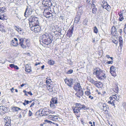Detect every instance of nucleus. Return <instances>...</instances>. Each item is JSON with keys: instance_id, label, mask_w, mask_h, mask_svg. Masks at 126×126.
Returning a JSON list of instances; mask_svg holds the SVG:
<instances>
[{"instance_id": "obj_29", "label": "nucleus", "mask_w": 126, "mask_h": 126, "mask_svg": "<svg viewBox=\"0 0 126 126\" xmlns=\"http://www.w3.org/2000/svg\"><path fill=\"white\" fill-rule=\"evenodd\" d=\"M12 110L13 111L15 112L18 111L21 109L20 108L15 107H13Z\"/></svg>"}, {"instance_id": "obj_12", "label": "nucleus", "mask_w": 126, "mask_h": 126, "mask_svg": "<svg viewBox=\"0 0 126 126\" xmlns=\"http://www.w3.org/2000/svg\"><path fill=\"white\" fill-rule=\"evenodd\" d=\"M17 40L16 38H14L11 42V45L14 46H17L18 45Z\"/></svg>"}, {"instance_id": "obj_63", "label": "nucleus", "mask_w": 126, "mask_h": 126, "mask_svg": "<svg viewBox=\"0 0 126 126\" xmlns=\"http://www.w3.org/2000/svg\"><path fill=\"white\" fill-rule=\"evenodd\" d=\"M106 56L107 58H110V56L109 55H106Z\"/></svg>"}, {"instance_id": "obj_27", "label": "nucleus", "mask_w": 126, "mask_h": 126, "mask_svg": "<svg viewBox=\"0 0 126 126\" xmlns=\"http://www.w3.org/2000/svg\"><path fill=\"white\" fill-rule=\"evenodd\" d=\"M119 40V42L120 47H122L123 46V39L121 37H120Z\"/></svg>"}, {"instance_id": "obj_10", "label": "nucleus", "mask_w": 126, "mask_h": 126, "mask_svg": "<svg viewBox=\"0 0 126 126\" xmlns=\"http://www.w3.org/2000/svg\"><path fill=\"white\" fill-rule=\"evenodd\" d=\"M65 81L66 84L68 86H71V85H72L73 83V79H65Z\"/></svg>"}, {"instance_id": "obj_37", "label": "nucleus", "mask_w": 126, "mask_h": 126, "mask_svg": "<svg viewBox=\"0 0 126 126\" xmlns=\"http://www.w3.org/2000/svg\"><path fill=\"white\" fill-rule=\"evenodd\" d=\"M94 32L95 33H97L98 32V30L96 27L95 26L94 28Z\"/></svg>"}, {"instance_id": "obj_58", "label": "nucleus", "mask_w": 126, "mask_h": 126, "mask_svg": "<svg viewBox=\"0 0 126 126\" xmlns=\"http://www.w3.org/2000/svg\"><path fill=\"white\" fill-rule=\"evenodd\" d=\"M45 122H48L50 123L51 122V121H48L47 120H45Z\"/></svg>"}, {"instance_id": "obj_8", "label": "nucleus", "mask_w": 126, "mask_h": 126, "mask_svg": "<svg viewBox=\"0 0 126 126\" xmlns=\"http://www.w3.org/2000/svg\"><path fill=\"white\" fill-rule=\"evenodd\" d=\"M77 92L76 93L75 95L77 97L79 98L81 96L83 95V91L82 89L77 91Z\"/></svg>"}, {"instance_id": "obj_22", "label": "nucleus", "mask_w": 126, "mask_h": 126, "mask_svg": "<svg viewBox=\"0 0 126 126\" xmlns=\"http://www.w3.org/2000/svg\"><path fill=\"white\" fill-rule=\"evenodd\" d=\"M94 83V85L97 87L99 88H101V86H102V83L100 82L98 83L96 81V82H95Z\"/></svg>"}, {"instance_id": "obj_25", "label": "nucleus", "mask_w": 126, "mask_h": 126, "mask_svg": "<svg viewBox=\"0 0 126 126\" xmlns=\"http://www.w3.org/2000/svg\"><path fill=\"white\" fill-rule=\"evenodd\" d=\"M73 28H72V30H69L68 31V33L67 34V36H69V37L71 36L73 30Z\"/></svg>"}, {"instance_id": "obj_13", "label": "nucleus", "mask_w": 126, "mask_h": 126, "mask_svg": "<svg viewBox=\"0 0 126 126\" xmlns=\"http://www.w3.org/2000/svg\"><path fill=\"white\" fill-rule=\"evenodd\" d=\"M110 73L112 74H113L115 73L116 72L115 68L113 66H112L110 68ZM113 76H116V75H112Z\"/></svg>"}, {"instance_id": "obj_57", "label": "nucleus", "mask_w": 126, "mask_h": 126, "mask_svg": "<svg viewBox=\"0 0 126 126\" xmlns=\"http://www.w3.org/2000/svg\"><path fill=\"white\" fill-rule=\"evenodd\" d=\"M0 63H1L2 64H4L5 63V61L4 62H2V60H0Z\"/></svg>"}, {"instance_id": "obj_11", "label": "nucleus", "mask_w": 126, "mask_h": 126, "mask_svg": "<svg viewBox=\"0 0 126 126\" xmlns=\"http://www.w3.org/2000/svg\"><path fill=\"white\" fill-rule=\"evenodd\" d=\"M73 88L76 91L82 89L80 84L79 83H77L75 84L73 87Z\"/></svg>"}, {"instance_id": "obj_14", "label": "nucleus", "mask_w": 126, "mask_h": 126, "mask_svg": "<svg viewBox=\"0 0 126 126\" xmlns=\"http://www.w3.org/2000/svg\"><path fill=\"white\" fill-rule=\"evenodd\" d=\"M52 41V40L51 39L50 37L49 36L43 43L47 45H48L51 43Z\"/></svg>"}, {"instance_id": "obj_39", "label": "nucleus", "mask_w": 126, "mask_h": 126, "mask_svg": "<svg viewBox=\"0 0 126 126\" xmlns=\"http://www.w3.org/2000/svg\"><path fill=\"white\" fill-rule=\"evenodd\" d=\"M97 10V9L95 7H94L92 10V13H93L95 14Z\"/></svg>"}, {"instance_id": "obj_50", "label": "nucleus", "mask_w": 126, "mask_h": 126, "mask_svg": "<svg viewBox=\"0 0 126 126\" xmlns=\"http://www.w3.org/2000/svg\"><path fill=\"white\" fill-rule=\"evenodd\" d=\"M29 101L28 100H24V102L26 103V104H27L29 103Z\"/></svg>"}, {"instance_id": "obj_49", "label": "nucleus", "mask_w": 126, "mask_h": 126, "mask_svg": "<svg viewBox=\"0 0 126 126\" xmlns=\"http://www.w3.org/2000/svg\"><path fill=\"white\" fill-rule=\"evenodd\" d=\"M113 61H109L107 62V63L108 64H112L113 63Z\"/></svg>"}, {"instance_id": "obj_48", "label": "nucleus", "mask_w": 126, "mask_h": 126, "mask_svg": "<svg viewBox=\"0 0 126 126\" xmlns=\"http://www.w3.org/2000/svg\"><path fill=\"white\" fill-rule=\"evenodd\" d=\"M116 99H115L114 100H115V102L116 101H118L119 100V96H117V97H116Z\"/></svg>"}, {"instance_id": "obj_45", "label": "nucleus", "mask_w": 126, "mask_h": 126, "mask_svg": "<svg viewBox=\"0 0 126 126\" xmlns=\"http://www.w3.org/2000/svg\"><path fill=\"white\" fill-rule=\"evenodd\" d=\"M91 100H93L94 98V97L93 96L89 95L88 97Z\"/></svg>"}, {"instance_id": "obj_55", "label": "nucleus", "mask_w": 126, "mask_h": 126, "mask_svg": "<svg viewBox=\"0 0 126 126\" xmlns=\"http://www.w3.org/2000/svg\"><path fill=\"white\" fill-rule=\"evenodd\" d=\"M14 90V87H12V89H11V92L12 93L13 92V90Z\"/></svg>"}, {"instance_id": "obj_23", "label": "nucleus", "mask_w": 126, "mask_h": 126, "mask_svg": "<svg viewBox=\"0 0 126 126\" xmlns=\"http://www.w3.org/2000/svg\"><path fill=\"white\" fill-rule=\"evenodd\" d=\"M5 122H6V124L4 126H11L10 125V120L6 118L5 120Z\"/></svg>"}, {"instance_id": "obj_32", "label": "nucleus", "mask_w": 126, "mask_h": 126, "mask_svg": "<svg viewBox=\"0 0 126 126\" xmlns=\"http://www.w3.org/2000/svg\"><path fill=\"white\" fill-rule=\"evenodd\" d=\"M115 100H113V101H108V103L112 105L115 106Z\"/></svg>"}, {"instance_id": "obj_30", "label": "nucleus", "mask_w": 126, "mask_h": 126, "mask_svg": "<svg viewBox=\"0 0 126 126\" xmlns=\"http://www.w3.org/2000/svg\"><path fill=\"white\" fill-rule=\"evenodd\" d=\"M56 104L50 102V107L52 109H54L56 108Z\"/></svg>"}, {"instance_id": "obj_42", "label": "nucleus", "mask_w": 126, "mask_h": 126, "mask_svg": "<svg viewBox=\"0 0 126 126\" xmlns=\"http://www.w3.org/2000/svg\"><path fill=\"white\" fill-rule=\"evenodd\" d=\"M4 7L0 8V12L2 13L3 12H4Z\"/></svg>"}, {"instance_id": "obj_40", "label": "nucleus", "mask_w": 126, "mask_h": 126, "mask_svg": "<svg viewBox=\"0 0 126 126\" xmlns=\"http://www.w3.org/2000/svg\"><path fill=\"white\" fill-rule=\"evenodd\" d=\"M51 81L50 79H47V80H46V82L47 84V85H48V83L49 85H50V83Z\"/></svg>"}, {"instance_id": "obj_28", "label": "nucleus", "mask_w": 126, "mask_h": 126, "mask_svg": "<svg viewBox=\"0 0 126 126\" xmlns=\"http://www.w3.org/2000/svg\"><path fill=\"white\" fill-rule=\"evenodd\" d=\"M10 66L11 68H14L15 69L18 70L19 69V67L17 66L14 64H11L9 65Z\"/></svg>"}, {"instance_id": "obj_33", "label": "nucleus", "mask_w": 126, "mask_h": 126, "mask_svg": "<svg viewBox=\"0 0 126 126\" xmlns=\"http://www.w3.org/2000/svg\"><path fill=\"white\" fill-rule=\"evenodd\" d=\"M47 87L48 90L49 91L51 92L53 91L52 87L50 86V85H49L48 83V85H47Z\"/></svg>"}, {"instance_id": "obj_17", "label": "nucleus", "mask_w": 126, "mask_h": 126, "mask_svg": "<svg viewBox=\"0 0 126 126\" xmlns=\"http://www.w3.org/2000/svg\"><path fill=\"white\" fill-rule=\"evenodd\" d=\"M25 71L27 72H30L31 71V66L28 64H26L25 66Z\"/></svg>"}, {"instance_id": "obj_19", "label": "nucleus", "mask_w": 126, "mask_h": 126, "mask_svg": "<svg viewBox=\"0 0 126 126\" xmlns=\"http://www.w3.org/2000/svg\"><path fill=\"white\" fill-rule=\"evenodd\" d=\"M80 17L79 15H76L74 23H75L78 24L80 19Z\"/></svg>"}, {"instance_id": "obj_60", "label": "nucleus", "mask_w": 126, "mask_h": 126, "mask_svg": "<svg viewBox=\"0 0 126 126\" xmlns=\"http://www.w3.org/2000/svg\"><path fill=\"white\" fill-rule=\"evenodd\" d=\"M3 25H1V24L0 23V27L1 28H3Z\"/></svg>"}, {"instance_id": "obj_34", "label": "nucleus", "mask_w": 126, "mask_h": 126, "mask_svg": "<svg viewBox=\"0 0 126 126\" xmlns=\"http://www.w3.org/2000/svg\"><path fill=\"white\" fill-rule=\"evenodd\" d=\"M120 17L119 20L120 21H121L124 19V18L123 15V14H121L119 15Z\"/></svg>"}, {"instance_id": "obj_6", "label": "nucleus", "mask_w": 126, "mask_h": 126, "mask_svg": "<svg viewBox=\"0 0 126 126\" xmlns=\"http://www.w3.org/2000/svg\"><path fill=\"white\" fill-rule=\"evenodd\" d=\"M33 12L31 8H27L24 13L25 16L26 17L28 15H31Z\"/></svg>"}, {"instance_id": "obj_62", "label": "nucleus", "mask_w": 126, "mask_h": 126, "mask_svg": "<svg viewBox=\"0 0 126 126\" xmlns=\"http://www.w3.org/2000/svg\"><path fill=\"white\" fill-rule=\"evenodd\" d=\"M53 124H54V125L55 126H59L58 124H57L55 123H53Z\"/></svg>"}, {"instance_id": "obj_43", "label": "nucleus", "mask_w": 126, "mask_h": 126, "mask_svg": "<svg viewBox=\"0 0 126 126\" xmlns=\"http://www.w3.org/2000/svg\"><path fill=\"white\" fill-rule=\"evenodd\" d=\"M32 113L30 110H29V113L28 115L30 117L32 115Z\"/></svg>"}, {"instance_id": "obj_2", "label": "nucleus", "mask_w": 126, "mask_h": 126, "mask_svg": "<svg viewBox=\"0 0 126 126\" xmlns=\"http://www.w3.org/2000/svg\"><path fill=\"white\" fill-rule=\"evenodd\" d=\"M30 26L32 28L39 26V19L34 16H31L29 19Z\"/></svg>"}, {"instance_id": "obj_51", "label": "nucleus", "mask_w": 126, "mask_h": 126, "mask_svg": "<svg viewBox=\"0 0 126 126\" xmlns=\"http://www.w3.org/2000/svg\"><path fill=\"white\" fill-rule=\"evenodd\" d=\"M4 108V109H5L6 108L5 107L3 106H0V109H3Z\"/></svg>"}, {"instance_id": "obj_38", "label": "nucleus", "mask_w": 126, "mask_h": 126, "mask_svg": "<svg viewBox=\"0 0 126 126\" xmlns=\"http://www.w3.org/2000/svg\"><path fill=\"white\" fill-rule=\"evenodd\" d=\"M85 94L87 95H89L91 94V93L89 91H86L85 92Z\"/></svg>"}, {"instance_id": "obj_41", "label": "nucleus", "mask_w": 126, "mask_h": 126, "mask_svg": "<svg viewBox=\"0 0 126 126\" xmlns=\"http://www.w3.org/2000/svg\"><path fill=\"white\" fill-rule=\"evenodd\" d=\"M73 72V70L72 69H70L67 72V74H70L72 73Z\"/></svg>"}, {"instance_id": "obj_46", "label": "nucleus", "mask_w": 126, "mask_h": 126, "mask_svg": "<svg viewBox=\"0 0 126 126\" xmlns=\"http://www.w3.org/2000/svg\"><path fill=\"white\" fill-rule=\"evenodd\" d=\"M55 113V112L54 111H53L52 110H49V113L50 114H53L54 113Z\"/></svg>"}, {"instance_id": "obj_24", "label": "nucleus", "mask_w": 126, "mask_h": 126, "mask_svg": "<svg viewBox=\"0 0 126 126\" xmlns=\"http://www.w3.org/2000/svg\"><path fill=\"white\" fill-rule=\"evenodd\" d=\"M102 7L103 8L107 10L109 9L110 8V6L107 4V2L104 3Z\"/></svg>"}, {"instance_id": "obj_3", "label": "nucleus", "mask_w": 126, "mask_h": 126, "mask_svg": "<svg viewBox=\"0 0 126 126\" xmlns=\"http://www.w3.org/2000/svg\"><path fill=\"white\" fill-rule=\"evenodd\" d=\"M39 114H42V115L46 116L49 114V110L47 108H44L39 110Z\"/></svg>"}, {"instance_id": "obj_59", "label": "nucleus", "mask_w": 126, "mask_h": 126, "mask_svg": "<svg viewBox=\"0 0 126 126\" xmlns=\"http://www.w3.org/2000/svg\"><path fill=\"white\" fill-rule=\"evenodd\" d=\"M119 32L120 33H122V30L121 29H120L119 30Z\"/></svg>"}, {"instance_id": "obj_44", "label": "nucleus", "mask_w": 126, "mask_h": 126, "mask_svg": "<svg viewBox=\"0 0 126 126\" xmlns=\"http://www.w3.org/2000/svg\"><path fill=\"white\" fill-rule=\"evenodd\" d=\"M44 15H50L51 16H52V14L49 12H47L46 14L45 13Z\"/></svg>"}, {"instance_id": "obj_36", "label": "nucleus", "mask_w": 126, "mask_h": 126, "mask_svg": "<svg viewBox=\"0 0 126 126\" xmlns=\"http://www.w3.org/2000/svg\"><path fill=\"white\" fill-rule=\"evenodd\" d=\"M54 63V62L52 60H49L48 62V63L50 65H53Z\"/></svg>"}, {"instance_id": "obj_7", "label": "nucleus", "mask_w": 126, "mask_h": 126, "mask_svg": "<svg viewBox=\"0 0 126 126\" xmlns=\"http://www.w3.org/2000/svg\"><path fill=\"white\" fill-rule=\"evenodd\" d=\"M48 118L50 119L51 120L54 121H58L60 119V117L56 115H50L48 116Z\"/></svg>"}, {"instance_id": "obj_5", "label": "nucleus", "mask_w": 126, "mask_h": 126, "mask_svg": "<svg viewBox=\"0 0 126 126\" xmlns=\"http://www.w3.org/2000/svg\"><path fill=\"white\" fill-rule=\"evenodd\" d=\"M19 43L21 47L23 48H25L26 47V46L25 42V38H19Z\"/></svg>"}, {"instance_id": "obj_35", "label": "nucleus", "mask_w": 126, "mask_h": 126, "mask_svg": "<svg viewBox=\"0 0 126 126\" xmlns=\"http://www.w3.org/2000/svg\"><path fill=\"white\" fill-rule=\"evenodd\" d=\"M113 91L115 92L116 93H117L119 91L118 87L117 86H116L115 87L113 88Z\"/></svg>"}, {"instance_id": "obj_1", "label": "nucleus", "mask_w": 126, "mask_h": 126, "mask_svg": "<svg viewBox=\"0 0 126 126\" xmlns=\"http://www.w3.org/2000/svg\"><path fill=\"white\" fill-rule=\"evenodd\" d=\"M93 74L96 75L98 79H101L106 77L105 74L103 70L99 68H97L94 70Z\"/></svg>"}, {"instance_id": "obj_4", "label": "nucleus", "mask_w": 126, "mask_h": 126, "mask_svg": "<svg viewBox=\"0 0 126 126\" xmlns=\"http://www.w3.org/2000/svg\"><path fill=\"white\" fill-rule=\"evenodd\" d=\"M98 106L101 109L105 111H106L108 109V106L105 103L101 102H99Z\"/></svg>"}, {"instance_id": "obj_56", "label": "nucleus", "mask_w": 126, "mask_h": 126, "mask_svg": "<svg viewBox=\"0 0 126 126\" xmlns=\"http://www.w3.org/2000/svg\"><path fill=\"white\" fill-rule=\"evenodd\" d=\"M26 84H27L26 83H25V84H22L21 85V87H22L23 86H24L25 85H26Z\"/></svg>"}, {"instance_id": "obj_21", "label": "nucleus", "mask_w": 126, "mask_h": 126, "mask_svg": "<svg viewBox=\"0 0 126 126\" xmlns=\"http://www.w3.org/2000/svg\"><path fill=\"white\" fill-rule=\"evenodd\" d=\"M73 109L74 112L75 113V114H77L80 112V109L76 107V106L75 107H74L73 108Z\"/></svg>"}, {"instance_id": "obj_15", "label": "nucleus", "mask_w": 126, "mask_h": 126, "mask_svg": "<svg viewBox=\"0 0 126 126\" xmlns=\"http://www.w3.org/2000/svg\"><path fill=\"white\" fill-rule=\"evenodd\" d=\"M111 31L112 35L114 36L116 35V29L115 27L113 26L112 27Z\"/></svg>"}, {"instance_id": "obj_64", "label": "nucleus", "mask_w": 126, "mask_h": 126, "mask_svg": "<svg viewBox=\"0 0 126 126\" xmlns=\"http://www.w3.org/2000/svg\"><path fill=\"white\" fill-rule=\"evenodd\" d=\"M110 101H112V97H110Z\"/></svg>"}, {"instance_id": "obj_9", "label": "nucleus", "mask_w": 126, "mask_h": 126, "mask_svg": "<svg viewBox=\"0 0 126 126\" xmlns=\"http://www.w3.org/2000/svg\"><path fill=\"white\" fill-rule=\"evenodd\" d=\"M76 106L80 110L83 109L84 110H86L87 109V107L84 105H81L80 103H76Z\"/></svg>"}, {"instance_id": "obj_54", "label": "nucleus", "mask_w": 126, "mask_h": 126, "mask_svg": "<svg viewBox=\"0 0 126 126\" xmlns=\"http://www.w3.org/2000/svg\"><path fill=\"white\" fill-rule=\"evenodd\" d=\"M117 96L116 95H113V97L114 98V99H116V97H117Z\"/></svg>"}, {"instance_id": "obj_20", "label": "nucleus", "mask_w": 126, "mask_h": 126, "mask_svg": "<svg viewBox=\"0 0 126 126\" xmlns=\"http://www.w3.org/2000/svg\"><path fill=\"white\" fill-rule=\"evenodd\" d=\"M37 27H35L33 28H32V27L31 28V30L33 31V30H34V31L36 32H39L40 31V28L39 27V26Z\"/></svg>"}, {"instance_id": "obj_61", "label": "nucleus", "mask_w": 126, "mask_h": 126, "mask_svg": "<svg viewBox=\"0 0 126 126\" xmlns=\"http://www.w3.org/2000/svg\"><path fill=\"white\" fill-rule=\"evenodd\" d=\"M36 63L35 64V66H37V65H38V64H39L40 63Z\"/></svg>"}, {"instance_id": "obj_26", "label": "nucleus", "mask_w": 126, "mask_h": 126, "mask_svg": "<svg viewBox=\"0 0 126 126\" xmlns=\"http://www.w3.org/2000/svg\"><path fill=\"white\" fill-rule=\"evenodd\" d=\"M57 98L56 97L52 98L51 100L50 101V102L52 103L55 104L57 103Z\"/></svg>"}, {"instance_id": "obj_31", "label": "nucleus", "mask_w": 126, "mask_h": 126, "mask_svg": "<svg viewBox=\"0 0 126 126\" xmlns=\"http://www.w3.org/2000/svg\"><path fill=\"white\" fill-rule=\"evenodd\" d=\"M25 42L26 46L27 45L28 47L30 44V40L29 39H25Z\"/></svg>"}, {"instance_id": "obj_16", "label": "nucleus", "mask_w": 126, "mask_h": 126, "mask_svg": "<svg viewBox=\"0 0 126 126\" xmlns=\"http://www.w3.org/2000/svg\"><path fill=\"white\" fill-rule=\"evenodd\" d=\"M15 30L17 31L20 34H22L23 33V30L19 27L15 26Z\"/></svg>"}, {"instance_id": "obj_52", "label": "nucleus", "mask_w": 126, "mask_h": 126, "mask_svg": "<svg viewBox=\"0 0 126 126\" xmlns=\"http://www.w3.org/2000/svg\"><path fill=\"white\" fill-rule=\"evenodd\" d=\"M28 93L29 94H30L31 95H33V94L32 93L31 91H30L29 92H28Z\"/></svg>"}, {"instance_id": "obj_47", "label": "nucleus", "mask_w": 126, "mask_h": 126, "mask_svg": "<svg viewBox=\"0 0 126 126\" xmlns=\"http://www.w3.org/2000/svg\"><path fill=\"white\" fill-rule=\"evenodd\" d=\"M45 17L47 18H49L50 17H51L52 16H51L50 15H45Z\"/></svg>"}, {"instance_id": "obj_53", "label": "nucleus", "mask_w": 126, "mask_h": 126, "mask_svg": "<svg viewBox=\"0 0 126 126\" xmlns=\"http://www.w3.org/2000/svg\"><path fill=\"white\" fill-rule=\"evenodd\" d=\"M34 102H33L32 103L31 105H30V107L31 108L34 105Z\"/></svg>"}, {"instance_id": "obj_18", "label": "nucleus", "mask_w": 126, "mask_h": 126, "mask_svg": "<svg viewBox=\"0 0 126 126\" xmlns=\"http://www.w3.org/2000/svg\"><path fill=\"white\" fill-rule=\"evenodd\" d=\"M49 36L48 34L46 33L45 34L43 35L41 37L42 42H43Z\"/></svg>"}]
</instances>
